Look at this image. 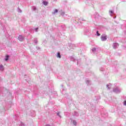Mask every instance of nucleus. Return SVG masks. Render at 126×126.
<instances>
[{"label":"nucleus","instance_id":"25","mask_svg":"<svg viewBox=\"0 0 126 126\" xmlns=\"http://www.w3.org/2000/svg\"><path fill=\"white\" fill-rule=\"evenodd\" d=\"M124 105H125V106H126V100H125V101H124Z\"/></svg>","mask_w":126,"mask_h":126},{"label":"nucleus","instance_id":"26","mask_svg":"<svg viewBox=\"0 0 126 126\" xmlns=\"http://www.w3.org/2000/svg\"><path fill=\"white\" fill-rule=\"evenodd\" d=\"M100 70H101V71H103V70H104V69H103V68L100 69Z\"/></svg>","mask_w":126,"mask_h":126},{"label":"nucleus","instance_id":"20","mask_svg":"<svg viewBox=\"0 0 126 126\" xmlns=\"http://www.w3.org/2000/svg\"><path fill=\"white\" fill-rule=\"evenodd\" d=\"M96 34L97 36H100V33H99V32L98 31H96Z\"/></svg>","mask_w":126,"mask_h":126},{"label":"nucleus","instance_id":"15","mask_svg":"<svg viewBox=\"0 0 126 126\" xmlns=\"http://www.w3.org/2000/svg\"><path fill=\"white\" fill-rule=\"evenodd\" d=\"M64 14H65V13H64V12H62L61 13V15H62V16H64Z\"/></svg>","mask_w":126,"mask_h":126},{"label":"nucleus","instance_id":"29","mask_svg":"<svg viewBox=\"0 0 126 126\" xmlns=\"http://www.w3.org/2000/svg\"><path fill=\"white\" fill-rule=\"evenodd\" d=\"M58 0H54V1H57Z\"/></svg>","mask_w":126,"mask_h":126},{"label":"nucleus","instance_id":"7","mask_svg":"<svg viewBox=\"0 0 126 126\" xmlns=\"http://www.w3.org/2000/svg\"><path fill=\"white\" fill-rule=\"evenodd\" d=\"M59 12V10L56 9L54 12H52V15H55L56 13H58Z\"/></svg>","mask_w":126,"mask_h":126},{"label":"nucleus","instance_id":"17","mask_svg":"<svg viewBox=\"0 0 126 126\" xmlns=\"http://www.w3.org/2000/svg\"><path fill=\"white\" fill-rule=\"evenodd\" d=\"M34 43L35 44H37L38 43V40H37V39H34Z\"/></svg>","mask_w":126,"mask_h":126},{"label":"nucleus","instance_id":"9","mask_svg":"<svg viewBox=\"0 0 126 126\" xmlns=\"http://www.w3.org/2000/svg\"><path fill=\"white\" fill-rule=\"evenodd\" d=\"M8 59H9V56L7 55L5 56L4 60L7 62V61H8Z\"/></svg>","mask_w":126,"mask_h":126},{"label":"nucleus","instance_id":"13","mask_svg":"<svg viewBox=\"0 0 126 126\" xmlns=\"http://www.w3.org/2000/svg\"><path fill=\"white\" fill-rule=\"evenodd\" d=\"M86 84H87V85H89V84L90 83V81L89 80H87L86 81Z\"/></svg>","mask_w":126,"mask_h":126},{"label":"nucleus","instance_id":"12","mask_svg":"<svg viewBox=\"0 0 126 126\" xmlns=\"http://www.w3.org/2000/svg\"><path fill=\"white\" fill-rule=\"evenodd\" d=\"M114 11L112 10L109 11V14L111 16H112V14H113Z\"/></svg>","mask_w":126,"mask_h":126},{"label":"nucleus","instance_id":"24","mask_svg":"<svg viewBox=\"0 0 126 126\" xmlns=\"http://www.w3.org/2000/svg\"><path fill=\"white\" fill-rule=\"evenodd\" d=\"M71 61H74V59H73V57L70 58Z\"/></svg>","mask_w":126,"mask_h":126},{"label":"nucleus","instance_id":"18","mask_svg":"<svg viewBox=\"0 0 126 126\" xmlns=\"http://www.w3.org/2000/svg\"><path fill=\"white\" fill-rule=\"evenodd\" d=\"M18 12H20V13H21V12H22V10H21V9L18 8Z\"/></svg>","mask_w":126,"mask_h":126},{"label":"nucleus","instance_id":"19","mask_svg":"<svg viewBox=\"0 0 126 126\" xmlns=\"http://www.w3.org/2000/svg\"><path fill=\"white\" fill-rule=\"evenodd\" d=\"M38 30H39V28H36L35 29V32H38Z\"/></svg>","mask_w":126,"mask_h":126},{"label":"nucleus","instance_id":"21","mask_svg":"<svg viewBox=\"0 0 126 126\" xmlns=\"http://www.w3.org/2000/svg\"><path fill=\"white\" fill-rule=\"evenodd\" d=\"M74 116H78V113H77V112H74Z\"/></svg>","mask_w":126,"mask_h":126},{"label":"nucleus","instance_id":"30","mask_svg":"<svg viewBox=\"0 0 126 126\" xmlns=\"http://www.w3.org/2000/svg\"><path fill=\"white\" fill-rule=\"evenodd\" d=\"M125 34H126V32H125Z\"/></svg>","mask_w":126,"mask_h":126},{"label":"nucleus","instance_id":"11","mask_svg":"<svg viewBox=\"0 0 126 126\" xmlns=\"http://www.w3.org/2000/svg\"><path fill=\"white\" fill-rule=\"evenodd\" d=\"M57 58H59V59H61V58H62V56H61V53H60V52H58L57 53Z\"/></svg>","mask_w":126,"mask_h":126},{"label":"nucleus","instance_id":"2","mask_svg":"<svg viewBox=\"0 0 126 126\" xmlns=\"http://www.w3.org/2000/svg\"><path fill=\"white\" fill-rule=\"evenodd\" d=\"M25 39V37L23 36L22 35H19L18 37V40L20 41V42H23Z\"/></svg>","mask_w":126,"mask_h":126},{"label":"nucleus","instance_id":"28","mask_svg":"<svg viewBox=\"0 0 126 126\" xmlns=\"http://www.w3.org/2000/svg\"><path fill=\"white\" fill-rule=\"evenodd\" d=\"M37 49H38V50H40V47H37Z\"/></svg>","mask_w":126,"mask_h":126},{"label":"nucleus","instance_id":"14","mask_svg":"<svg viewBox=\"0 0 126 126\" xmlns=\"http://www.w3.org/2000/svg\"><path fill=\"white\" fill-rule=\"evenodd\" d=\"M73 124L74 126H76V125H77L76 121L73 120Z\"/></svg>","mask_w":126,"mask_h":126},{"label":"nucleus","instance_id":"27","mask_svg":"<svg viewBox=\"0 0 126 126\" xmlns=\"http://www.w3.org/2000/svg\"><path fill=\"white\" fill-rule=\"evenodd\" d=\"M45 126H50V125H46Z\"/></svg>","mask_w":126,"mask_h":126},{"label":"nucleus","instance_id":"22","mask_svg":"<svg viewBox=\"0 0 126 126\" xmlns=\"http://www.w3.org/2000/svg\"><path fill=\"white\" fill-rule=\"evenodd\" d=\"M57 116H59V117H60L61 118V115H60V112H58L57 113Z\"/></svg>","mask_w":126,"mask_h":126},{"label":"nucleus","instance_id":"10","mask_svg":"<svg viewBox=\"0 0 126 126\" xmlns=\"http://www.w3.org/2000/svg\"><path fill=\"white\" fill-rule=\"evenodd\" d=\"M42 3L44 4V5H47V4H49V2L47 1H43Z\"/></svg>","mask_w":126,"mask_h":126},{"label":"nucleus","instance_id":"23","mask_svg":"<svg viewBox=\"0 0 126 126\" xmlns=\"http://www.w3.org/2000/svg\"><path fill=\"white\" fill-rule=\"evenodd\" d=\"M20 126H24V124H23V123H21Z\"/></svg>","mask_w":126,"mask_h":126},{"label":"nucleus","instance_id":"8","mask_svg":"<svg viewBox=\"0 0 126 126\" xmlns=\"http://www.w3.org/2000/svg\"><path fill=\"white\" fill-rule=\"evenodd\" d=\"M106 87L108 90H110L111 89V87H112V84H109L106 85Z\"/></svg>","mask_w":126,"mask_h":126},{"label":"nucleus","instance_id":"3","mask_svg":"<svg viewBox=\"0 0 126 126\" xmlns=\"http://www.w3.org/2000/svg\"><path fill=\"white\" fill-rule=\"evenodd\" d=\"M100 39L102 42H105V41H107V35L103 34L100 37Z\"/></svg>","mask_w":126,"mask_h":126},{"label":"nucleus","instance_id":"4","mask_svg":"<svg viewBox=\"0 0 126 126\" xmlns=\"http://www.w3.org/2000/svg\"><path fill=\"white\" fill-rule=\"evenodd\" d=\"M112 47L115 50L118 49L119 48V43L116 42L113 43Z\"/></svg>","mask_w":126,"mask_h":126},{"label":"nucleus","instance_id":"16","mask_svg":"<svg viewBox=\"0 0 126 126\" xmlns=\"http://www.w3.org/2000/svg\"><path fill=\"white\" fill-rule=\"evenodd\" d=\"M32 10H33V11H35V10H36V9H37V8H36V7H35V6H32Z\"/></svg>","mask_w":126,"mask_h":126},{"label":"nucleus","instance_id":"5","mask_svg":"<svg viewBox=\"0 0 126 126\" xmlns=\"http://www.w3.org/2000/svg\"><path fill=\"white\" fill-rule=\"evenodd\" d=\"M92 53H93V54H96L97 53V48H93L92 49Z\"/></svg>","mask_w":126,"mask_h":126},{"label":"nucleus","instance_id":"1","mask_svg":"<svg viewBox=\"0 0 126 126\" xmlns=\"http://www.w3.org/2000/svg\"><path fill=\"white\" fill-rule=\"evenodd\" d=\"M113 92L115 93H121V92H122V89H120L119 87H116L113 89Z\"/></svg>","mask_w":126,"mask_h":126},{"label":"nucleus","instance_id":"6","mask_svg":"<svg viewBox=\"0 0 126 126\" xmlns=\"http://www.w3.org/2000/svg\"><path fill=\"white\" fill-rule=\"evenodd\" d=\"M4 70V67H3V64L0 65V71H3Z\"/></svg>","mask_w":126,"mask_h":126}]
</instances>
